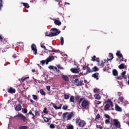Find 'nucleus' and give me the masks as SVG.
I'll use <instances>...</instances> for the list:
<instances>
[{
    "label": "nucleus",
    "mask_w": 129,
    "mask_h": 129,
    "mask_svg": "<svg viewBox=\"0 0 129 129\" xmlns=\"http://www.w3.org/2000/svg\"><path fill=\"white\" fill-rule=\"evenodd\" d=\"M72 116H75V112H72L69 114V112H64L62 114V118L64 120H70L72 118Z\"/></svg>",
    "instance_id": "1"
},
{
    "label": "nucleus",
    "mask_w": 129,
    "mask_h": 129,
    "mask_svg": "<svg viewBox=\"0 0 129 129\" xmlns=\"http://www.w3.org/2000/svg\"><path fill=\"white\" fill-rule=\"evenodd\" d=\"M81 102H82L81 105L83 108H85V109H88V107H89L90 105L89 101L84 99L83 98H81L79 101V104H80Z\"/></svg>",
    "instance_id": "2"
},
{
    "label": "nucleus",
    "mask_w": 129,
    "mask_h": 129,
    "mask_svg": "<svg viewBox=\"0 0 129 129\" xmlns=\"http://www.w3.org/2000/svg\"><path fill=\"white\" fill-rule=\"evenodd\" d=\"M50 31H52L53 32H51L49 34H45V36L46 37H55L56 36H58V35L60 33H61V31L58 30L56 28H51Z\"/></svg>",
    "instance_id": "3"
},
{
    "label": "nucleus",
    "mask_w": 129,
    "mask_h": 129,
    "mask_svg": "<svg viewBox=\"0 0 129 129\" xmlns=\"http://www.w3.org/2000/svg\"><path fill=\"white\" fill-rule=\"evenodd\" d=\"M104 104H105L104 107V110L105 111H107L108 110H109V108H110V106H113V103L112 101H111V100L108 99L107 101H106L105 102H104Z\"/></svg>",
    "instance_id": "4"
},
{
    "label": "nucleus",
    "mask_w": 129,
    "mask_h": 129,
    "mask_svg": "<svg viewBox=\"0 0 129 129\" xmlns=\"http://www.w3.org/2000/svg\"><path fill=\"white\" fill-rule=\"evenodd\" d=\"M76 123L80 126V127H84L86 125V122L83 120H81L80 117L76 119Z\"/></svg>",
    "instance_id": "5"
},
{
    "label": "nucleus",
    "mask_w": 129,
    "mask_h": 129,
    "mask_svg": "<svg viewBox=\"0 0 129 129\" xmlns=\"http://www.w3.org/2000/svg\"><path fill=\"white\" fill-rule=\"evenodd\" d=\"M72 82L74 83L76 86H82L84 85L83 80H79L78 78L74 79Z\"/></svg>",
    "instance_id": "6"
},
{
    "label": "nucleus",
    "mask_w": 129,
    "mask_h": 129,
    "mask_svg": "<svg viewBox=\"0 0 129 129\" xmlns=\"http://www.w3.org/2000/svg\"><path fill=\"white\" fill-rule=\"evenodd\" d=\"M14 117L17 120H23L24 122L27 121V117L22 113H19L18 115L15 116Z\"/></svg>",
    "instance_id": "7"
},
{
    "label": "nucleus",
    "mask_w": 129,
    "mask_h": 129,
    "mask_svg": "<svg viewBox=\"0 0 129 129\" xmlns=\"http://www.w3.org/2000/svg\"><path fill=\"white\" fill-rule=\"evenodd\" d=\"M113 125H115L116 127L120 128V122L117 119H113V122L110 123V126L112 127Z\"/></svg>",
    "instance_id": "8"
},
{
    "label": "nucleus",
    "mask_w": 129,
    "mask_h": 129,
    "mask_svg": "<svg viewBox=\"0 0 129 129\" xmlns=\"http://www.w3.org/2000/svg\"><path fill=\"white\" fill-rule=\"evenodd\" d=\"M41 48H43L44 49L45 51H48L49 53H57V52H59V50H55L53 49V47L50 46V48L52 49V50H48L46 48V46L45 45H43V44H41L40 45Z\"/></svg>",
    "instance_id": "9"
},
{
    "label": "nucleus",
    "mask_w": 129,
    "mask_h": 129,
    "mask_svg": "<svg viewBox=\"0 0 129 129\" xmlns=\"http://www.w3.org/2000/svg\"><path fill=\"white\" fill-rule=\"evenodd\" d=\"M53 60H55V57L53 56H49L46 59V64L48 65V64H49V62H51V61H53Z\"/></svg>",
    "instance_id": "10"
},
{
    "label": "nucleus",
    "mask_w": 129,
    "mask_h": 129,
    "mask_svg": "<svg viewBox=\"0 0 129 129\" xmlns=\"http://www.w3.org/2000/svg\"><path fill=\"white\" fill-rule=\"evenodd\" d=\"M31 49L32 51L34 52V55H37V46L35 44H32L31 45Z\"/></svg>",
    "instance_id": "11"
},
{
    "label": "nucleus",
    "mask_w": 129,
    "mask_h": 129,
    "mask_svg": "<svg viewBox=\"0 0 129 129\" xmlns=\"http://www.w3.org/2000/svg\"><path fill=\"white\" fill-rule=\"evenodd\" d=\"M116 55L117 56V57H119V58H122L120 59V61H123V56H122V54L120 53V51H117Z\"/></svg>",
    "instance_id": "12"
},
{
    "label": "nucleus",
    "mask_w": 129,
    "mask_h": 129,
    "mask_svg": "<svg viewBox=\"0 0 129 129\" xmlns=\"http://www.w3.org/2000/svg\"><path fill=\"white\" fill-rule=\"evenodd\" d=\"M71 72L72 73H75V74H77L78 73H79L80 72V70L76 69V68H72L71 69Z\"/></svg>",
    "instance_id": "13"
},
{
    "label": "nucleus",
    "mask_w": 129,
    "mask_h": 129,
    "mask_svg": "<svg viewBox=\"0 0 129 129\" xmlns=\"http://www.w3.org/2000/svg\"><path fill=\"white\" fill-rule=\"evenodd\" d=\"M98 66L100 67V68H103L104 67V64H105V61H100L98 63H97Z\"/></svg>",
    "instance_id": "14"
},
{
    "label": "nucleus",
    "mask_w": 129,
    "mask_h": 129,
    "mask_svg": "<svg viewBox=\"0 0 129 129\" xmlns=\"http://www.w3.org/2000/svg\"><path fill=\"white\" fill-rule=\"evenodd\" d=\"M8 92L9 93H16V89L13 88V87H10L9 89L8 90Z\"/></svg>",
    "instance_id": "15"
},
{
    "label": "nucleus",
    "mask_w": 129,
    "mask_h": 129,
    "mask_svg": "<svg viewBox=\"0 0 129 129\" xmlns=\"http://www.w3.org/2000/svg\"><path fill=\"white\" fill-rule=\"evenodd\" d=\"M61 77L63 80H64V81H66L67 82H68V81H69V78L68 77V76L62 75Z\"/></svg>",
    "instance_id": "16"
},
{
    "label": "nucleus",
    "mask_w": 129,
    "mask_h": 129,
    "mask_svg": "<svg viewBox=\"0 0 129 129\" xmlns=\"http://www.w3.org/2000/svg\"><path fill=\"white\" fill-rule=\"evenodd\" d=\"M98 75H99V73H95L92 74V77L95 78V79H96V80H98V79H99V78H98Z\"/></svg>",
    "instance_id": "17"
},
{
    "label": "nucleus",
    "mask_w": 129,
    "mask_h": 129,
    "mask_svg": "<svg viewBox=\"0 0 129 129\" xmlns=\"http://www.w3.org/2000/svg\"><path fill=\"white\" fill-rule=\"evenodd\" d=\"M15 110H16V111L22 110V105H21V104L17 105L15 107Z\"/></svg>",
    "instance_id": "18"
},
{
    "label": "nucleus",
    "mask_w": 129,
    "mask_h": 129,
    "mask_svg": "<svg viewBox=\"0 0 129 129\" xmlns=\"http://www.w3.org/2000/svg\"><path fill=\"white\" fill-rule=\"evenodd\" d=\"M115 109L116 111H121L122 110L121 108H120V107H119L117 104L115 105Z\"/></svg>",
    "instance_id": "19"
},
{
    "label": "nucleus",
    "mask_w": 129,
    "mask_h": 129,
    "mask_svg": "<svg viewBox=\"0 0 129 129\" xmlns=\"http://www.w3.org/2000/svg\"><path fill=\"white\" fill-rule=\"evenodd\" d=\"M94 96L95 99H97V100H99L101 99V96H100V95L99 94H96Z\"/></svg>",
    "instance_id": "20"
},
{
    "label": "nucleus",
    "mask_w": 129,
    "mask_h": 129,
    "mask_svg": "<svg viewBox=\"0 0 129 129\" xmlns=\"http://www.w3.org/2000/svg\"><path fill=\"white\" fill-rule=\"evenodd\" d=\"M86 73H92V70L90 69V68L88 66H86Z\"/></svg>",
    "instance_id": "21"
},
{
    "label": "nucleus",
    "mask_w": 129,
    "mask_h": 129,
    "mask_svg": "<svg viewBox=\"0 0 129 129\" xmlns=\"http://www.w3.org/2000/svg\"><path fill=\"white\" fill-rule=\"evenodd\" d=\"M98 70H99V69H98L96 66L94 67L92 69V72H97Z\"/></svg>",
    "instance_id": "22"
},
{
    "label": "nucleus",
    "mask_w": 129,
    "mask_h": 129,
    "mask_svg": "<svg viewBox=\"0 0 129 129\" xmlns=\"http://www.w3.org/2000/svg\"><path fill=\"white\" fill-rule=\"evenodd\" d=\"M54 24L57 25V26H61V21L56 20L54 21Z\"/></svg>",
    "instance_id": "23"
},
{
    "label": "nucleus",
    "mask_w": 129,
    "mask_h": 129,
    "mask_svg": "<svg viewBox=\"0 0 129 129\" xmlns=\"http://www.w3.org/2000/svg\"><path fill=\"white\" fill-rule=\"evenodd\" d=\"M112 73H113V75L114 76H116L118 74V72H117V71L115 69L113 70L112 71Z\"/></svg>",
    "instance_id": "24"
},
{
    "label": "nucleus",
    "mask_w": 129,
    "mask_h": 129,
    "mask_svg": "<svg viewBox=\"0 0 129 129\" xmlns=\"http://www.w3.org/2000/svg\"><path fill=\"white\" fill-rule=\"evenodd\" d=\"M53 104V107H54V108H55V109H61V107H62V104H60V106L57 107V106L54 105V104Z\"/></svg>",
    "instance_id": "25"
},
{
    "label": "nucleus",
    "mask_w": 129,
    "mask_h": 129,
    "mask_svg": "<svg viewBox=\"0 0 129 129\" xmlns=\"http://www.w3.org/2000/svg\"><path fill=\"white\" fill-rule=\"evenodd\" d=\"M123 106H126L128 104V101L125 100L121 104Z\"/></svg>",
    "instance_id": "26"
},
{
    "label": "nucleus",
    "mask_w": 129,
    "mask_h": 129,
    "mask_svg": "<svg viewBox=\"0 0 129 129\" xmlns=\"http://www.w3.org/2000/svg\"><path fill=\"white\" fill-rule=\"evenodd\" d=\"M75 99V98L74 97V96H71L70 97V101L71 102H73V103H74V102H75L74 101V99Z\"/></svg>",
    "instance_id": "27"
},
{
    "label": "nucleus",
    "mask_w": 129,
    "mask_h": 129,
    "mask_svg": "<svg viewBox=\"0 0 129 129\" xmlns=\"http://www.w3.org/2000/svg\"><path fill=\"white\" fill-rule=\"evenodd\" d=\"M119 69H124V63H121L118 66Z\"/></svg>",
    "instance_id": "28"
},
{
    "label": "nucleus",
    "mask_w": 129,
    "mask_h": 129,
    "mask_svg": "<svg viewBox=\"0 0 129 129\" xmlns=\"http://www.w3.org/2000/svg\"><path fill=\"white\" fill-rule=\"evenodd\" d=\"M124 99V98H123V97H119L118 98V100L119 101H120V102L121 103V104L123 102V100Z\"/></svg>",
    "instance_id": "29"
},
{
    "label": "nucleus",
    "mask_w": 129,
    "mask_h": 129,
    "mask_svg": "<svg viewBox=\"0 0 129 129\" xmlns=\"http://www.w3.org/2000/svg\"><path fill=\"white\" fill-rule=\"evenodd\" d=\"M109 57L110 58L108 59V61H111V60L113 59V54L110 53V55H109Z\"/></svg>",
    "instance_id": "30"
},
{
    "label": "nucleus",
    "mask_w": 129,
    "mask_h": 129,
    "mask_svg": "<svg viewBox=\"0 0 129 129\" xmlns=\"http://www.w3.org/2000/svg\"><path fill=\"white\" fill-rule=\"evenodd\" d=\"M27 79H29V77H23L22 79H20V80L22 82H25V81H26V80H27Z\"/></svg>",
    "instance_id": "31"
},
{
    "label": "nucleus",
    "mask_w": 129,
    "mask_h": 129,
    "mask_svg": "<svg viewBox=\"0 0 129 129\" xmlns=\"http://www.w3.org/2000/svg\"><path fill=\"white\" fill-rule=\"evenodd\" d=\"M24 7H25V8H26V9H29V8H30V6H29V4L28 3H22Z\"/></svg>",
    "instance_id": "32"
},
{
    "label": "nucleus",
    "mask_w": 129,
    "mask_h": 129,
    "mask_svg": "<svg viewBox=\"0 0 129 129\" xmlns=\"http://www.w3.org/2000/svg\"><path fill=\"white\" fill-rule=\"evenodd\" d=\"M29 128V127L27 125H24V126H21L19 127L18 129H28Z\"/></svg>",
    "instance_id": "33"
},
{
    "label": "nucleus",
    "mask_w": 129,
    "mask_h": 129,
    "mask_svg": "<svg viewBox=\"0 0 129 129\" xmlns=\"http://www.w3.org/2000/svg\"><path fill=\"white\" fill-rule=\"evenodd\" d=\"M40 93L41 94V95H46V93H45V91H44L43 89H40Z\"/></svg>",
    "instance_id": "34"
},
{
    "label": "nucleus",
    "mask_w": 129,
    "mask_h": 129,
    "mask_svg": "<svg viewBox=\"0 0 129 129\" xmlns=\"http://www.w3.org/2000/svg\"><path fill=\"white\" fill-rule=\"evenodd\" d=\"M60 43L61 45H64V38L63 37H60Z\"/></svg>",
    "instance_id": "35"
},
{
    "label": "nucleus",
    "mask_w": 129,
    "mask_h": 129,
    "mask_svg": "<svg viewBox=\"0 0 129 129\" xmlns=\"http://www.w3.org/2000/svg\"><path fill=\"white\" fill-rule=\"evenodd\" d=\"M110 119H107L105 120V123L109 124L110 123Z\"/></svg>",
    "instance_id": "36"
},
{
    "label": "nucleus",
    "mask_w": 129,
    "mask_h": 129,
    "mask_svg": "<svg viewBox=\"0 0 129 129\" xmlns=\"http://www.w3.org/2000/svg\"><path fill=\"white\" fill-rule=\"evenodd\" d=\"M43 119L45 122H48L49 120H50V119H49V118H47V117H44Z\"/></svg>",
    "instance_id": "37"
},
{
    "label": "nucleus",
    "mask_w": 129,
    "mask_h": 129,
    "mask_svg": "<svg viewBox=\"0 0 129 129\" xmlns=\"http://www.w3.org/2000/svg\"><path fill=\"white\" fill-rule=\"evenodd\" d=\"M67 127V129H74V126H73V125H70L68 126Z\"/></svg>",
    "instance_id": "38"
},
{
    "label": "nucleus",
    "mask_w": 129,
    "mask_h": 129,
    "mask_svg": "<svg viewBox=\"0 0 129 129\" xmlns=\"http://www.w3.org/2000/svg\"><path fill=\"white\" fill-rule=\"evenodd\" d=\"M28 114H31L32 115V118L33 119L35 118V115H34V113L32 112V111H30L28 113Z\"/></svg>",
    "instance_id": "39"
},
{
    "label": "nucleus",
    "mask_w": 129,
    "mask_h": 129,
    "mask_svg": "<svg viewBox=\"0 0 129 129\" xmlns=\"http://www.w3.org/2000/svg\"><path fill=\"white\" fill-rule=\"evenodd\" d=\"M64 99H69V98L70 97L69 95H67V94H64Z\"/></svg>",
    "instance_id": "40"
},
{
    "label": "nucleus",
    "mask_w": 129,
    "mask_h": 129,
    "mask_svg": "<svg viewBox=\"0 0 129 129\" xmlns=\"http://www.w3.org/2000/svg\"><path fill=\"white\" fill-rule=\"evenodd\" d=\"M104 116L105 117H106V118H107L108 119H110V116H109V115L107 114H105Z\"/></svg>",
    "instance_id": "41"
},
{
    "label": "nucleus",
    "mask_w": 129,
    "mask_h": 129,
    "mask_svg": "<svg viewBox=\"0 0 129 129\" xmlns=\"http://www.w3.org/2000/svg\"><path fill=\"white\" fill-rule=\"evenodd\" d=\"M3 7H4V5H3V0H0V11Z\"/></svg>",
    "instance_id": "42"
},
{
    "label": "nucleus",
    "mask_w": 129,
    "mask_h": 129,
    "mask_svg": "<svg viewBox=\"0 0 129 129\" xmlns=\"http://www.w3.org/2000/svg\"><path fill=\"white\" fill-rule=\"evenodd\" d=\"M34 112L35 113V115H37L38 116H40V113L38 111V110H35Z\"/></svg>",
    "instance_id": "43"
},
{
    "label": "nucleus",
    "mask_w": 129,
    "mask_h": 129,
    "mask_svg": "<svg viewBox=\"0 0 129 129\" xmlns=\"http://www.w3.org/2000/svg\"><path fill=\"white\" fill-rule=\"evenodd\" d=\"M45 63H46V60H45L40 61V64H41L42 66L45 64Z\"/></svg>",
    "instance_id": "44"
},
{
    "label": "nucleus",
    "mask_w": 129,
    "mask_h": 129,
    "mask_svg": "<svg viewBox=\"0 0 129 129\" xmlns=\"http://www.w3.org/2000/svg\"><path fill=\"white\" fill-rule=\"evenodd\" d=\"M68 109V106L67 105H64L62 107V109H63V110H66Z\"/></svg>",
    "instance_id": "45"
},
{
    "label": "nucleus",
    "mask_w": 129,
    "mask_h": 129,
    "mask_svg": "<svg viewBox=\"0 0 129 129\" xmlns=\"http://www.w3.org/2000/svg\"><path fill=\"white\" fill-rule=\"evenodd\" d=\"M32 97L33 99H34V100H37V99H38V97L36 95H32Z\"/></svg>",
    "instance_id": "46"
},
{
    "label": "nucleus",
    "mask_w": 129,
    "mask_h": 129,
    "mask_svg": "<svg viewBox=\"0 0 129 129\" xmlns=\"http://www.w3.org/2000/svg\"><path fill=\"white\" fill-rule=\"evenodd\" d=\"M95 103H96V104L99 105V104H101V102L95 100Z\"/></svg>",
    "instance_id": "47"
},
{
    "label": "nucleus",
    "mask_w": 129,
    "mask_h": 129,
    "mask_svg": "<svg viewBox=\"0 0 129 129\" xmlns=\"http://www.w3.org/2000/svg\"><path fill=\"white\" fill-rule=\"evenodd\" d=\"M100 118V115L99 114H97L96 116L95 119H99Z\"/></svg>",
    "instance_id": "48"
},
{
    "label": "nucleus",
    "mask_w": 129,
    "mask_h": 129,
    "mask_svg": "<svg viewBox=\"0 0 129 129\" xmlns=\"http://www.w3.org/2000/svg\"><path fill=\"white\" fill-rule=\"evenodd\" d=\"M53 70L54 71H55V72H56V73H57V72H59V70H58V69L56 67H54Z\"/></svg>",
    "instance_id": "49"
},
{
    "label": "nucleus",
    "mask_w": 129,
    "mask_h": 129,
    "mask_svg": "<svg viewBox=\"0 0 129 129\" xmlns=\"http://www.w3.org/2000/svg\"><path fill=\"white\" fill-rule=\"evenodd\" d=\"M43 113H45L46 114H48V111H47V108H44L43 110Z\"/></svg>",
    "instance_id": "50"
},
{
    "label": "nucleus",
    "mask_w": 129,
    "mask_h": 129,
    "mask_svg": "<svg viewBox=\"0 0 129 129\" xmlns=\"http://www.w3.org/2000/svg\"><path fill=\"white\" fill-rule=\"evenodd\" d=\"M55 67L53 66H49L48 67L49 69H50L51 70H54V68Z\"/></svg>",
    "instance_id": "51"
},
{
    "label": "nucleus",
    "mask_w": 129,
    "mask_h": 129,
    "mask_svg": "<svg viewBox=\"0 0 129 129\" xmlns=\"http://www.w3.org/2000/svg\"><path fill=\"white\" fill-rule=\"evenodd\" d=\"M49 127L50 128H55V125L54 124H50Z\"/></svg>",
    "instance_id": "52"
},
{
    "label": "nucleus",
    "mask_w": 129,
    "mask_h": 129,
    "mask_svg": "<svg viewBox=\"0 0 129 129\" xmlns=\"http://www.w3.org/2000/svg\"><path fill=\"white\" fill-rule=\"evenodd\" d=\"M97 128L102 129V126L101 125H96Z\"/></svg>",
    "instance_id": "53"
},
{
    "label": "nucleus",
    "mask_w": 129,
    "mask_h": 129,
    "mask_svg": "<svg viewBox=\"0 0 129 129\" xmlns=\"http://www.w3.org/2000/svg\"><path fill=\"white\" fill-rule=\"evenodd\" d=\"M96 59V56L94 55L91 60H92L94 62V61H95V59Z\"/></svg>",
    "instance_id": "54"
},
{
    "label": "nucleus",
    "mask_w": 129,
    "mask_h": 129,
    "mask_svg": "<svg viewBox=\"0 0 129 129\" xmlns=\"http://www.w3.org/2000/svg\"><path fill=\"white\" fill-rule=\"evenodd\" d=\"M46 89L48 91H50L51 89V87L50 86H46Z\"/></svg>",
    "instance_id": "55"
},
{
    "label": "nucleus",
    "mask_w": 129,
    "mask_h": 129,
    "mask_svg": "<svg viewBox=\"0 0 129 129\" xmlns=\"http://www.w3.org/2000/svg\"><path fill=\"white\" fill-rule=\"evenodd\" d=\"M125 73H126V72L124 71L121 73V76L123 77H124V75H125Z\"/></svg>",
    "instance_id": "56"
},
{
    "label": "nucleus",
    "mask_w": 129,
    "mask_h": 129,
    "mask_svg": "<svg viewBox=\"0 0 129 129\" xmlns=\"http://www.w3.org/2000/svg\"><path fill=\"white\" fill-rule=\"evenodd\" d=\"M23 112L24 113H27L28 112V109L27 108L23 109Z\"/></svg>",
    "instance_id": "57"
},
{
    "label": "nucleus",
    "mask_w": 129,
    "mask_h": 129,
    "mask_svg": "<svg viewBox=\"0 0 129 129\" xmlns=\"http://www.w3.org/2000/svg\"><path fill=\"white\" fill-rule=\"evenodd\" d=\"M122 77H123L122 76H120L119 77H117V79L119 80H121V79H122Z\"/></svg>",
    "instance_id": "58"
},
{
    "label": "nucleus",
    "mask_w": 129,
    "mask_h": 129,
    "mask_svg": "<svg viewBox=\"0 0 129 129\" xmlns=\"http://www.w3.org/2000/svg\"><path fill=\"white\" fill-rule=\"evenodd\" d=\"M57 68H58V69H63V68L61 67V65H60V64H58L57 66Z\"/></svg>",
    "instance_id": "59"
},
{
    "label": "nucleus",
    "mask_w": 129,
    "mask_h": 129,
    "mask_svg": "<svg viewBox=\"0 0 129 129\" xmlns=\"http://www.w3.org/2000/svg\"><path fill=\"white\" fill-rule=\"evenodd\" d=\"M95 61L98 63L100 60H99V57H96Z\"/></svg>",
    "instance_id": "60"
},
{
    "label": "nucleus",
    "mask_w": 129,
    "mask_h": 129,
    "mask_svg": "<svg viewBox=\"0 0 129 129\" xmlns=\"http://www.w3.org/2000/svg\"><path fill=\"white\" fill-rule=\"evenodd\" d=\"M76 100H78V99H79V98H80V96H77L75 97Z\"/></svg>",
    "instance_id": "61"
},
{
    "label": "nucleus",
    "mask_w": 129,
    "mask_h": 129,
    "mask_svg": "<svg viewBox=\"0 0 129 129\" xmlns=\"http://www.w3.org/2000/svg\"><path fill=\"white\" fill-rule=\"evenodd\" d=\"M97 91H98V90H97V89H94V92L95 93H96V92H97Z\"/></svg>",
    "instance_id": "62"
},
{
    "label": "nucleus",
    "mask_w": 129,
    "mask_h": 129,
    "mask_svg": "<svg viewBox=\"0 0 129 129\" xmlns=\"http://www.w3.org/2000/svg\"><path fill=\"white\" fill-rule=\"evenodd\" d=\"M3 36H2V35H0V41H3Z\"/></svg>",
    "instance_id": "63"
},
{
    "label": "nucleus",
    "mask_w": 129,
    "mask_h": 129,
    "mask_svg": "<svg viewBox=\"0 0 129 129\" xmlns=\"http://www.w3.org/2000/svg\"><path fill=\"white\" fill-rule=\"evenodd\" d=\"M13 58H17V54H14V55H13Z\"/></svg>",
    "instance_id": "64"
}]
</instances>
